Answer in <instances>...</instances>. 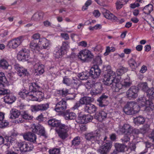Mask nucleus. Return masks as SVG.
Listing matches in <instances>:
<instances>
[{
    "label": "nucleus",
    "instance_id": "nucleus-53",
    "mask_svg": "<svg viewBox=\"0 0 154 154\" xmlns=\"http://www.w3.org/2000/svg\"><path fill=\"white\" fill-rule=\"evenodd\" d=\"M6 154H21L20 151L19 149H15L14 151L12 150H9L7 149L5 152Z\"/></svg>",
    "mask_w": 154,
    "mask_h": 154
},
{
    "label": "nucleus",
    "instance_id": "nucleus-19",
    "mask_svg": "<svg viewBox=\"0 0 154 154\" xmlns=\"http://www.w3.org/2000/svg\"><path fill=\"white\" fill-rule=\"evenodd\" d=\"M79 122L82 124H86L91 121L92 117L90 114L83 115L78 118Z\"/></svg>",
    "mask_w": 154,
    "mask_h": 154
},
{
    "label": "nucleus",
    "instance_id": "nucleus-57",
    "mask_svg": "<svg viewBox=\"0 0 154 154\" xmlns=\"http://www.w3.org/2000/svg\"><path fill=\"white\" fill-rule=\"evenodd\" d=\"M149 125L147 124L145 125L143 128L140 129V132L143 134L146 133L149 130Z\"/></svg>",
    "mask_w": 154,
    "mask_h": 154
},
{
    "label": "nucleus",
    "instance_id": "nucleus-10",
    "mask_svg": "<svg viewBox=\"0 0 154 154\" xmlns=\"http://www.w3.org/2000/svg\"><path fill=\"white\" fill-rule=\"evenodd\" d=\"M18 60L23 62L28 60L29 59V51L24 49L21 50L18 53L17 56Z\"/></svg>",
    "mask_w": 154,
    "mask_h": 154
},
{
    "label": "nucleus",
    "instance_id": "nucleus-35",
    "mask_svg": "<svg viewBox=\"0 0 154 154\" xmlns=\"http://www.w3.org/2000/svg\"><path fill=\"white\" fill-rule=\"evenodd\" d=\"M43 13L42 12L34 14L32 17L31 19L34 21H39L42 19Z\"/></svg>",
    "mask_w": 154,
    "mask_h": 154
},
{
    "label": "nucleus",
    "instance_id": "nucleus-21",
    "mask_svg": "<svg viewBox=\"0 0 154 154\" xmlns=\"http://www.w3.org/2000/svg\"><path fill=\"white\" fill-rule=\"evenodd\" d=\"M85 139L87 140L91 141L93 143H96V131H94L85 134Z\"/></svg>",
    "mask_w": 154,
    "mask_h": 154
},
{
    "label": "nucleus",
    "instance_id": "nucleus-17",
    "mask_svg": "<svg viewBox=\"0 0 154 154\" xmlns=\"http://www.w3.org/2000/svg\"><path fill=\"white\" fill-rule=\"evenodd\" d=\"M119 130L122 134L131 135L132 133L133 128L129 125L124 124L123 126H120Z\"/></svg>",
    "mask_w": 154,
    "mask_h": 154
},
{
    "label": "nucleus",
    "instance_id": "nucleus-44",
    "mask_svg": "<svg viewBox=\"0 0 154 154\" xmlns=\"http://www.w3.org/2000/svg\"><path fill=\"white\" fill-rule=\"evenodd\" d=\"M127 69L122 66H120L116 71V73L119 75H120L127 72Z\"/></svg>",
    "mask_w": 154,
    "mask_h": 154
},
{
    "label": "nucleus",
    "instance_id": "nucleus-20",
    "mask_svg": "<svg viewBox=\"0 0 154 154\" xmlns=\"http://www.w3.org/2000/svg\"><path fill=\"white\" fill-rule=\"evenodd\" d=\"M25 140L35 143L36 141V137L35 135L31 132H29L23 135Z\"/></svg>",
    "mask_w": 154,
    "mask_h": 154
},
{
    "label": "nucleus",
    "instance_id": "nucleus-50",
    "mask_svg": "<svg viewBox=\"0 0 154 154\" xmlns=\"http://www.w3.org/2000/svg\"><path fill=\"white\" fill-rule=\"evenodd\" d=\"M115 146L117 151L119 152H123L126 147L125 145L119 144H116Z\"/></svg>",
    "mask_w": 154,
    "mask_h": 154
},
{
    "label": "nucleus",
    "instance_id": "nucleus-4",
    "mask_svg": "<svg viewBox=\"0 0 154 154\" xmlns=\"http://www.w3.org/2000/svg\"><path fill=\"white\" fill-rule=\"evenodd\" d=\"M140 107L133 102L128 103L123 108L124 112L127 115H132L137 113L140 110Z\"/></svg>",
    "mask_w": 154,
    "mask_h": 154
},
{
    "label": "nucleus",
    "instance_id": "nucleus-47",
    "mask_svg": "<svg viewBox=\"0 0 154 154\" xmlns=\"http://www.w3.org/2000/svg\"><path fill=\"white\" fill-rule=\"evenodd\" d=\"M107 114L105 112L102 111L100 112L98 115L97 119L100 121H101L103 119L106 118Z\"/></svg>",
    "mask_w": 154,
    "mask_h": 154
},
{
    "label": "nucleus",
    "instance_id": "nucleus-28",
    "mask_svg": "<svg viewBox=\"0 0 154 154\" xmlns=\"http://www.w3.org/2000/svg\"><path fill=\"white\" fill-rule=\"evenodd\" d=\"M65 53L64 51L63 50L60 48H57L55 49L54 53L55 57L57 58L61 57Z\"/></svg>",
    "mask_w": 154,
    "mask_h": 154
},
{
    "label": "nucleus",
    "instance_id": "nucleus-29",
    "mask_svg": "<svg viewBox=\"0 0 154 154\" xmlns=\"http://www.w3.org/2000/svg\"><path fill=\"white\" fill-rule=\"evenodd\" d=\"M9 67H12L8 62L5 59H2L0 60V67L4 69H7Z\"/></svg>",
    "mask_w": 154,
    "mask_h": 154
},
{
    "label": "nucleus",
    "instance_id": "nucleus-38",
    "mask_svg": "<svg viewBox=\"0 0 154 154\" xmlns=\"http://www.w3.org/2000/svg\"><path fill=\"white\" fill-rule=\"evenodd\" d=\"M134 121L135 124L139 125L143 124L145 121V119L143 116H140L134 118Z\"/></svg>",
    "mask_w": 154,
    "mask_h": 154
},
{
    "label": "nucleus",
    "instance_id": "nucleus-49",
    "mask_svg": "<svg viewBox=\"0 0 154 154\" xmlns=\"http://www.w3.org/2000/svg\"><path fill=\"white\" fill-rule=\"evenodd\" d=\"M69 42L67 41L63 42L62 45L60 48L63 50L64 51V52H66V50L69 48Z\"/></svg>",
    "mask_w": 154,
    "mask_h": 154
},
{
    "label": "nucleus",
    "instance_id": "nucleus-43",
    "mask_svg": "<svg viewBox=\"0 0 154 154\" xmlns=\"http://www.w3.org/2000/svg\"><path fill=\"white\" fill-rule=\"evenodd\" d=\"M153 9V5L151 4H149L144 7L143 10L144 13L148 14L152 11Z\"/></svg>",
    "mask_w": 154,
    "mask_h": 154
},
{
    "label": "nucleus",
    "instance_id": "nucleus-42",
    "mask_svg": "<svg viewBox=\"0 0 154 154\" xmlns=\"http://www.w3.org/2000/svg\"><path fill=\"white\" fill-rule=\"evenodd\" d=\"M80 137L79 136L76 137L72 141L71 146H77L80 144Z\"/></svg>",
    "mask_w": 154,
    "mask_h": 154
},
{
    "label": "nucleus",
    "instance_id": "nucleus-36",
    "mask_svg": "<svg viewBox=\"0 0 154 154\" xmlns=\"http://www.w3.org/2000/svg\"><path fill=\"white\" fill-rule=\"evenodd\" d=\"M29 46L30 48L32 50V51H33V50H36L38 51L40 49V47L39 45H38V43L37 44L34 40H33L31 41L30 43Z\"/></svg>",
    "mask_w": 154,
    "mask_h": 154
},
{
    "label": "nucleus",
    "instance_id": "nucleus-55",
    "mask_svg": "<svg viewBox=\"0 0 154 154\" xmlns=\"http://www.w3.org/2000/svg\"><path fill=\"white\" fill-rule=\"evenodd\" d=\"M147 95L149 97H154V88H152L148 90Z\"/></svg>",
    "mask_w": 154,
    "mask_h": 154
},
{
    "label": "nucleus",
    "instance_id": "nucleus-12",
    "mask_svg": "<svg viewBox=\"0 0 154 154\" xmlns=\"http://www.w3.org/2000/svg\"><path fill=\"white\" fill-rule=\"evenodd\" d=\"M32 131L33 132L40 136H43L45 137H47L44 128L40 125H35V124H34L32 127Z\"/></svg>",
    "mask_w": 154,
    "mask_h": 154
},
{
    "label": "nucleus",
    "instance_id": "nucleus-6",
    "mask_svg": "<svg viewBox=\"0 0 154 154\" xmlns=\"http://www.w3.org/2000/svg\"><path fill=\"white\" fill-rule=\"evenodd\" d=\"M97 143L101 144L97 151L102 154H106L109 152L112 146V143L109 141L103 142L102 140H97Z\"/></svg>",
    "mask_w": 154,
    "mask_h": 154
},
{
    "label": "nucleus",
    "instance_id": "nucleus-9",
    "mask_svg": "<svg viewBox=\"0 0 154 154\" xmlns=\"http://www.w3.org/2000/svg\"><path fill=\"white\" fill-rule=\"evenodd\" d=\"M18 146L19 147V149L21 151L26 152L30 151L33 148V146L32 144L29 143L25 142H18Z\"/></svg>",
    "mask_w": 154,
    "mask_h": 154
},
{
    "label": "nucleus",
    "instance_id": "nucleus-32",
    "mask_svg": "<svg viewBox=\"0 0 154 154\" xmlns=\"http://www.w3.org/2000/svg\"><path fill=\"white\" fill-rule=\"evenodd\" d=\"M89 106H86L84 108L85 111L89 113H91L95 112L96 108L94 105L90 104Z\"/></svg>",
    "mask_w": 154,
    "mask_h": 154
},
{
    "label": "nucleus",
    "instance_id": "nucleus-22",
    "mask_svg": "<svg viewBox=\"0 0 154 154\" xmlns=\"http://www.w3.org/2000/svg\"><path fill=\"white\" fill-rule=\"evenodd\" d=\"M34 68L36 75H41L44 72V66L42 64L40 65L39 63L35 64L34 65Z\"/></svg>",
    "mask_w": 154,
    "mask_h": 154
},
{
    "label": "nucleus",
    "instance_id": "nucleus-39",
    "mask_svg": "<svg viewBox=\"0 0 154 154\" xmlns=\"http://www.w3.org/2000/svg\"><path fill=\"white\" fill-rule=\"evenodd\" d=\"M90 83V87L92 88L90 93L93 97H94L96 95V89L95 88V81H92L89 82Z\"/></svg>",
    "mask_w": 154,
    "mask_h": 154
},
{
    "label": "nucleus",
    "instance_id": "nucleus-14",
    "mask_svg": "<svg viewBox=\"0 0 154 154\" xmlns=\"http://www.w3.org/2000/svg\"><path fill=\"white\" fill-rule=\"evenodd\" d=\"M138 89L136 86L131 87L127 91V97L129 99L137 97L138 95Z\"/></svg>",
    "mask_w": 154,
    "mask_h": 154
},
{
    "label": "nucleus",
    "instance_id": "nucleus-25",
    "mask_svg": "<svg viewBox=\"0 0 154 154\" xmlns=\"http://www.w3.org/2000/svg\"><path fill=\"white\" fill-rule=\"evenodd\" d=\"M65 119L66 120H74L76 117V114L72 112H70L69 110H67L64 114Z\"/></svg>",
    "mask_w": 154,
    "mask_h": 154
},
{
    "label": "nucleus",
    "instance_id": "nucleus-54",
    "mask_svg": "<svg viewBox=\"0 0 154 154\" xmlns=\"http://www.w3.org/2000/svg\"><path fill=\"white\" fill-rule=\"evenodd\" d=\"M9 124V122L6 120L0 121V128H4L7 127Z\"/></svg>",
    "mask_w": 154,
    "mask_h": 154
},
{
    "label": "nucleus",
    "instance_id": "nucleus-63",
    "mask_svg": "<svg viewBox=\"0 0 154 154\" xmlns=\"http://www.w3.org/2000/svg\"><path fill=\"white\" fill-rule=\"evenodd\" d=\"M61 36L65 40H68L69 39V35L66 33H61Z\"/></svg>",
    "mask_w": 154,
    "mask_h": 154
},
{
    "label": "nucleus",
    "instance_id": "nucleus-64",
    "mask_svg": "<svg viewBox=\"0 0 154 154\" xmlns=\"http://www.w3.org/2000/svg\"><path fill=\"white\" fill-rule=\"evenodd\" d=\"M116 8L117 9H120L122 8V7L123 6L122 4V3L120 2L119 0H118L117 2H116Z\"/></svg>",
    "mask_w": 154,
    "mask_h": 154
},
{
    "label": "nucleus",
    "instance_id": "nucleus-3",
    "mask_svg": "<svg viewBox=\"0 0 154 154\" xmlns=\"http://www.w3.org/2000/svg\"><path fill=\"white\" fill-rule=\"evenodd\" d=\"M78 57L81 60L82 63L88 62L93 59L92 63L94 65L96 64V58H94V55L88 50L85 49L81 51L78 55Z\"/></svg>",
    "mask_w": 154,
    "mask_h": 154
},
{
    "label": "nucleus",
    "instance_id": "nucleus-46",
    "mask_svg": "<svg viewBox=\"0 0 154 154\" xmlns=\"http://www.w3.org/2000/svg\"><path fill=\"white\" fill-rule=\"evenodd\" d=\"M57 93L63 97H65L68 94H70L69 93V90L63 88L61 90L57 91Z\"/></svg>",
    "mask_w": 154,
    "mask_h": 154
},
{
    "label": "nucleus",
    "instance_id": "nucleus-33",
    "mask_svg": "<svg viewBox=\"0 0 154 154\" xmlns=\"http://www.w3.org/2000/svg\"><path fill=\"white\" fill-rule=\"evenodd\" d=\"M8 83L4 73L2 72H0V84L4 85L3 86L5 87L8 85Z\"/></svg>",
    "mask_w": 154,
    "mask_h": 154
},
{
    "label": "nucleus",
    "instance_id": "nucleus-37",
    "mask_svg": "<svg viewBox=\"0 0 154 154\" xmlns=\"http://www.w3.org/2000/svg\"><path fill=\"white\" fill-rule=\"evenodd\" d=\"M138 104L142 106H145L146 107L147 103H149V100H147L145 97H142L139 98L138 99Z\"/></svg>",
    "mask_w": 154,
    "mask_h": 154
},
{
    "label": "nucleus",
    "instance_id": "nucleus-26",
    "mask_svg": "<svg viewBox=\"0 0 154 154\" xmlns=\"http://www.w3.org/2000/svg\"><path fill=\"white\" fill-rule=\"evenodd\" d=\"M10 92V91L9 92ZM6 94L7 95L4 97V101L5 103L11 104L14 102L16 100V98L12 94Z\"/></svg>",
    "mask_w": 154,
    "mask_h": 154
},
{
    "label": "nucleus",
    "instance_id": "nucleus-52",
    "mask_svg": "<svg viewBox=\"0 0 154 154\" xmlns=\"http://www.w3.org/2000/svg\"><path fill=\"white\" fill-rule=\"evenodd\" d=\"M115 51V48L114 47H111L107 46L106 47V52L104 53V54L105 56L108 55L111 52H114Z\"/></svg>",
    "mask_w": 154,
    "mask_h": 154
},
{
    "label": "nucleus",
    "instance_id": "nucleus-16",
    "mask_svg": "<svg viewBox=\"0 0 154 154\" xmlns=\"http://www.w3.org/2000/svg\"><path fill=\"white\" fill-rule=\"evenodd\" d=\"M21 117L22 118H19L17 120L19 123H22L24 122V120H31L32 117L28 113L27 111H22L21 112Z\"/></svg>",
    "mask_w": 154,
    "mask_h": 154
},
{
    "label": "nucleus",
    "instance_id": "nucleus-61",
    "mask_svg": "<svg viewBox=\"0 0 154 154\" xmlns=\"http://www.w3.org/2000/svg\"><path fill=\"white\" fill-rule=\"evenodd\" d=\"M131 82H127L125 80L123 84H122V87H128L131 85Z\"/></svg>",
    "mask_w": 154,
    "mask_h": 154
},
{
    "label": "nucleus",
    "instance_id": "nucleus-34",
    "mask_svg": "<svg viewBox=\"0 0 154 154\" xmlns=\"http://www.w3.org/2000/svg\"><path fill=\"white\" fill-rule=\"evenodd\" d=\"M15 139L13 138L11 136L9 137H5V141L7 142L6 143H5L4 146H7V149H8L10 147L11 144L13 143L15 141Z\"/></svg>",
    "mask_w": 154,
    "mask_h": 154
},
{
    "label": "nucleus",
    "instance_id": "nucleus-45",
    "mask_svg": "<svg viewBox=\"0 0 154 154\" xmlns=\"http://www.w3.org/2000/svg\"><path fill=\"white\" fill-rule=\"evenodd\" d=\"M72 79L68 76H65L63 77L62 83L67 86H70Z\"/></svg>",
    "mask_w": 154,
    "mask_h": 154
},
{
    "label": "nucleus",
    "instance_id": "nucleus-31",
    "mask_svg": "<svg viewBox=\"0 0 154 154\" xmlns=\"http://www.w3.org/2000/svg\"><path fill=\"white\" fill-rule=\"evenodd\" d=\"M108 98V96L103 94L98 99L97 101L99 103V105L100 106L103 107L105 106L104 104Z\"/></svg>",
    "mask_w": 154,
    "mask_h": 154
},
{
    "label": "nucleus",
    "instance_id": "nucleus-2",
    "mask_svg": "<svg viewBox=\"0 0 154 154\" xmlns=\"http://www.w3.org/2000/svg\"><path fill=\"white\" fill-rule=\"evenodd\" d=\"M48 125L53 127H58L57 131L59 137L62 139H66L68 136L67 132L70 129L69 126L61 124L60 121L55 119H51L48 121Z\"/></svg>",
    "mask_w": 154,
    "mask_h": 154
},
{
    "label": "nucleus",
    "instance_id": "nucleus-15",
    "mask_svg": "<svg viewBox=\"0 0 154 154\" xmlns=\"http://www.w3.org/2000/svg\"><path fill=\"white\" fill-rule=\"evenodd\" d=\"M67 104L66 101L62 100L56 105L54 110L57 112H61L67 108Z\"/></svg>",
    "mask_w": 154,
    "mask_h": 154
},
{
    "label": "nucleus",
    "instance_id": "nucleus-62",
    "mask_svg": "<svg viewBox=\"0 0 154 154\" xmlns=\"http://www.w3.org/2000/svg\"><path fill=\"white\" fill-rule=\"evenodd\" d=\"M78 45L84 47H85L87 46V43L86 42L83 41L80 42L78 44Z\"/></svg>",
    "mask_w": 154,
    "mask_h": 154
},
{
    "label": "nucleus",
    "instance_id": "nucleus-23",
    "mask_svg": "<svg viewBox=\"0 0 154 154\" xmlns=\"http://www.w3.org/2000/svg\"><path fill=\"white\" fill-rule=\"evenodd\" d=\"M40 48H43L44 49H47L50 45L49 41L45 38H41L39 39L38 42Z\"/></svg>",
    "mask_w": 154,
    "mask_h": 154
},
{
    "label": "nucleus",
    "instance_id": "nucleus-1",
    "mask_svg": "<svg viewBox=\"0 0 154 154\" xmlns=\"http://www.w3.org/2000/svg\"><path fill=\"white\" fill-rule=\"evenodd\" d=\"M120 79L121 77L116 76L115 72L111 70L107 71V73L104 75L103 79L104 84L108 86H110L116 92L119 91L122 88Z\"/></svg>",
    "mask_w": 154,
    "mask_h": 154
},
{
    "label": "nucleus",
    "instance_id": "nucleus-5",
    "mask_svg": "<svg viewBox=\"0 0 154 154\" xmlns=\"http://www.w3.org/2000/svg\"><path fill=\"white\" fill-rule=\"evenodd\" d=\"M96 64L94 65L91 68L89 72L86 71L84 72L80 73L78 75V77L80 79L85 80L87 79L89 76L93 79L92 81H95L96 78Z\"/></svg>",
    "mask_w": 154,
    "mask_h": 154
},
{
    "label": "nucleus",
    "instance_id": "nucleus-27",
    "mask_svg": "<svg viewBox=\"0 0 154 154\" xmlns=\"http://www.w3.org/2000/svg\"><path fill=\"white\" fill-rule=\"evenodd\" d=\"M80 100L81 104L87 105H90L91 103L94 100V99L89 97H84L81 98Z\"/></svg>",
    "mask_w": 154,
    "mask_h": 154
},
{
    "label": "nucleus",
    "instance_id": "nucleus-48",
    "mask_svg": "<svg viewBox=\"0 0 154 154\" xmlns=\"http://www.w3.org/2000/svg\"><path fill=\"white\" fill-rule=\"evenodd\" d=\"M2 84H0V96L4 95L5 94H7L10 92V90L8 89H5Z\"/></svg>",
    "mask_w": 154,
    "mask_h": 154
},
{
    "label": "nucleus",
    "instance_id": "nucleus-41",
    "mask_svg": "<svg viewBox=\"0 0 154 154\" xmlns=\"http://www.w3.org/2000/svg\"><path fill=\"white\" fill-rule=\"evenodd\" d=\"M149 103H147L145 107V110L150 111L154 110V100H148Z\"/></svg>",
    "mask_w": 154,
    "mask_h": 154
},
{
    "label": "nucleus",
    "instance_id": "nucleus-11",
    "mask_svg": "<svg viewBox=\"0 0 154 154\" xmlns=\"http://www.w3.org/2000/svg\"><path fill=\"white\" fill-rule=\"evenodd\" d=\"M49 107L48 103L39 104L32 105L31 106V110L32 112H37L39 111H46Z\"/></svg>",
    "mask_w": 154,
    "mask_h": 154
},
{
    "label": "nucleus",
    "instance_id": "nucleus-8",
    "mask_svg": "<svg viewBox=\"0 0 154 154\" xmlns=\"http://www.w3.org/2000/svg\"><path fill=\"white\" fill-rule=\"evenodd\" d=\"M18 95L20 97L23 99H26L27 100H37V98L32 94V92L29 91L27 92L25 89L21 90L19 92Z\"/></svg>",
    "mask_w": 154,
    "mask_h": 154
},
{
    "label": "nucleus",
    "instance_id": "nucleus-18",
    "mask_svg": "<svg viewBox=\"0 0 154 154\" xmlns=\"http://www.w3.org/2000/svg\"><path fill=\"white\" fill-rule=\"evenodd\" d=\"M101 10L104 17L106 19L112 21L117 20V17L108 10L104 8H101Z\"/></svg>",
    "mask_w": 154,
    "mask_h": 154
},
{
    "label": "nucleus",
    "instance_id": "nucleus-56",
    "mask_svg": "<svg viewBox=\"0 0 154 154\" xmlns=\"http://www.w3.org/2000/svg\"><path fill=\"white\" fill-rule=\"evenodd\" d=\"M139 87L143 91L146 90L147 88V85L146 82L141 83L138 85Z\"/></svg>",
    "mask_w": 154,
    "mask_h": 154
},
{
    "label": "nucleus",
    "instance_id": "nucleus-24",
    "mask_svg": "<svg viewBox=\"0 0 154 154\" xmlns=\"http://www.w3.org/2000/svg\"><path fill=\"white\" fill-rule=\"evenodd\" d=\"M40 88V86L37 83L33 82L29 85V91L32 92V94H34V95L35 96L36 94L35 93L38 91L39 92V90Z\"/></svg>",
    "mask_w": 154,
    "mask_h": 154
},
{
    "label": "nucleus",
    "instance_id": "nucleus-60",
    "mask_svg": "<svg viewBox=\"0 0 154 154\" xmlns=\"http://www.w3.org/2000/svg\"><path fill=\"white\" fill-rule=\"evenodd\" d=\"M40 35L38 33H36L33 34L32 36V38L35 41L36 40L40 39Z\"/></svg>",
    "mask_w": 154,
    "mask_h": 154
},
{
    "label": "nucleus",
    "instance_id": "nucleus-59",
    "mask_svg": "<svg viewBox=\"0 0 154 154\" xmlns=\"http://www.w3.org/2000/svg\"><path fill=\"white\" fill-rule=\"evenodd\" d=\"M130 136V135L125 134L123 138H122L121 140H122V141L124 143L127 142L129 141Z\"/></svg>",
    "mask_w": 154,
    "mask_h": 154
},
{
    "label": "nucleus",
    "instance_id": "nucleus-13",
    "mask_svg": "<svg viewBox=\"0 0 154 154\" xmlns=\"http://www.w3.org/2000/svg\"><path fill=\"white\" fill-rule=\"evenodd\" d=\"M14 68L17 71V74L20 77H23L29 75L27 69L18 64H15L14 65Z\"/></svg>",
    "mask_w": 154,
    "mask_h": 154
},
{
    "label": "nucleus",
    "instance_id": "nucleus-58",
    "mask_svg": "<svg viewBox=\"0 0 154 154\" xmlns=\"http://www.w3.org/2000/svg\"><path fill=\"white\" fill-rule=\"evenodd\" d=\"M49 152L50 154H60V150L58 148H54L50 149Z\"/></svg>",
    "mask_w": 154,
    "mask_h": 154
},
{
    "label": "nucleus",
    "instance_id": "nucleus-30",
    "mask_svg": "<svg viewBox=\"0 0 154 154\" xmlns=\"http://www.w3.org/2000/svg\"><path fill=\"white\" fill-rule=\"evenodd\" d=\"M10 118L14 119L17 118L19 115H20L21 112L16 109H12L10 111Z\"/></svg>",
    "mask_w": 154,
    "mask_h": 154
},
{
    "label": "nucleus",
    "instance_id": "nucleus-7",
    "mask_svg": "<svg viewBox=\"0 0 154 154\" xmlns=\"http://www.w3.org/2000/svg\"><path fill=\"white\" fill-rule=\"evenodd\" d=\"M24 40L23 36H20L12 39L8 42L7 47L13 49H15L20 45Z\"/></svg>",
    "mask_w": 154,
    "mask_h": 154
},
{
    "label": "nucleus",
    "instance_id": "nucleus-51",
    "mask_svg": "<svg viewBox=\"0 0 154 154\" xmlns=\"http://www.w3.org/2000/svg\"><path fill=\"white\" fill-rule=\"evenodd\" d=\"M128 63L131 68L133 69H135L137 66V64L135 61L132 58H131L128 61Z\"/></svg>",
    "mask_w": 154,
    "mask_h": 154
},
{
    "label": "nucleus",
    "instance_id": "nucleus-40",
    "mask_svg": "<svg viewBox=\"0 0 154 154\" xmlns=\"http://www.w3.org/2000/svg\"><path fill=\"white\" fill-rule=\"evenodd\" d=\"M80 81L77 78H74L72 80L70 86L74 87V88L77 89L80 85Z\"/></svg>",
    "mask_w": 154,
    "mask_h": 154
}]
</instances>
